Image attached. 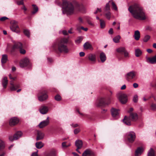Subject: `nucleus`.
<instances>
[{"label": "nucleus", "mask_w": 156, "mask_h": 156, "mask_svg": "<svg viewBox=\"0 0 156 156\" xmlns=\"http://www.w3.org/2000/svg\"><path fill=\"white\" fill-rule=\"evenodd\" d=\"M128 10L135 19L143 20L146 19L145 13L142 8L137 4L129 6Z\"/></svg>", "instance_id": "f257e3e1"}, {"label": "nucleus", "mask_w": 156, "mask_h": 156, "mask_svg": "<svg viewBox=\"0 0 156 156\" xmlns=\"http://www.w3.org/2000/svg\"><path fill=\"white\" fill-rule=\"evenodd\" d=\"M69 40L66 38H62L57 39L53 43L52 47L56 50L57 49L59 52L65 53H68L69 50L67 46Z\"/></svg>", "instance_id": "f03ea898"}, {"label": "nucleus", "mask_w": 156, "mask_h": 156, "mask_svg": "<svg viewBox=\"0 0 156 156\" xmlns=\"http://www.w3.org/2000/svg\"><path fill=\"white\" fill-rule=\"evenodd\" d=\"M62 7L64 10L63 12L66 13L68 15H71L74 12L75 9L77 10H80V5L76 1H73L71 2L66 0L62 1Z\"/></svg>", "instance_id": "7ed1b4c3"}, {"label": "nucleus", "mask_w": 156, "mask_h": 156, "mask_svg": "<svg viewBox=\"0 0 156 156\" xmlns=\"http://www.w3.org/2000/svg\"><path fill=\"white\" fill-rule=\"evenodd\" d=\"M129 116H125L122 120L123 122L125 124L129 126L131 125V121H136L138 119L137 114L133 112V108H129L127 110Z\"/></svg>", "instance_id": "20e7f679"}, {"label": "nucleus", "mask_w": 156, "mask_h": 156, "mask_svg": "<svg viewBox=\"0 0 156 156\" xmlns=\"http://www.w3.org/2000/svg\"><path fill=\"white\" fill-rule=\"evenodd\" d=\"M37 98L39 101H43L46 100L48 98L46 90H40L37 94Z\"/></svg>", "instance_id": "39448f33"}, {"label": "nucleus", "mask_w": 156, "mask_h": 156, "mask_svg": "<svg viewBox=\"0 0 156 156\" xmlns=\"http://www.w3.org/2000/svg\"><path fill=\"white\" fill-rule=\"evenodd\" d=\"M112 98L109 97L107 98V103H106V101L103 98H101L100 100H97L96 103V106L97 107H102L105 106L107 104V105L109 104L111 102Z\"/></svg>", "instance_id": "423d86ee"}, {"label": "nucleus", "mask_w": 156, "mask_h": 156, "mask_svg": "<svg viewBox=\"0 0 156 156\" xmlns=\"http://www.w3.org/2000/svg\"><path fill=\"white\" fill-rule=\"evenodd\" d=\"M117 96L121 104H126L128 101L127 95L124 93H119L117 94Z\"/></svg>", "instance_id": "0eeeda50"}, {"label": "nucleus", "mask_w": 156, "mask_h": 156, "mask_svg": "<svg viewBox=\"0 0 156 156\" xmlns=\"http://www.w3.org/2000/svg\"><path fill=\"white\" fill-rule=\"evenodd\" d=\"M20 66L21 68L28 66L29 68H30L31 66L29 60L27 58H25L20 61Z\"/></svg>", "instance_id": "6e6552de"}, {"label": "nucleus", "mask_w": 156, "mask_h": 156, "mask_svg": "<svg viewBox=\"0 0 156 156\" xmlns=\"http://www.w3.org/2000/svg\"><path fill=\"white\" fill-rule=\"evenodd\" d=\"M11 30L13 32L18 33L20 32L18 22L15 20H12L11 22Z\"/></svg>", "instance_id": "1a4fd4ad"}, {"label": "nucleus", "mask_w": 156, "mask_h": 156, "mask_svg": "<svg viewBox=\"0 0 156 156\" xmlns=\"http://www.w3.org/2000/svg\"><path fill=\"white\" fill-rule=\"evenodd\" d=\"M127 138L129 142L133 143L136 138L135 133L133 132H130L127 133Z\"/></svg>", "instance_id": "9d476101"}, {"label": "nucleus", "mask_w": 156, "mask_h": 156, "mask_svg": "<svg viewBox=\"0 0 156 156\" xmlns=\"http://www.w3.org/2000/svg\"><path fill=\"white\" fill-rule=\"evenodd\" d=\"M22 135V133L21 131H19L17 132L13 136H9V139L11 141H13L14 140H17L21 137Z\"/></svg>", "instance_id": "9b49d317"}, {"label": "nucleus", "mask_w": 156, "mask_h": 156, "mask_svg": "<svg viewBox=\"0 0 156 156\" xmlns=\"http://www.w3.org/2000/svg\"><path fill=\"white\" fill-rule=\"evenodd\" d=\"M120 111V110L117 108H112L111 109V112L112 116L114 118L118 117Z\"/></svg>", "instance_id": "f8f14e48"}, {"label": "nucleus", "mask_w": 156, "mask_h": 156, "mask_svg": "<svg viewBox=\"0 0 156 156\" xmlns=\"http://www.w3.org/2000/svg\"><path fill=\"white\" fill-rule=\"evenodd\" d=\"M49 118L48 117L47 119L41 122L38 125V126L41 128L45 127L48 125L49 123Z\"/></svg>", "instance_id": "ddd939ff"}, {"label": "nucleus", "mask_w": 156, "mask_h": 156, "mask_svg": "<svg viewBox=\"0 0 156 156\" xmlns=\"http://www.w3.org/2000/svg\"><path fill=\"white\" fill-rule=\"evenodd\" d=\"M136 76L135 72L133 71H131L127 73L126 78L127 80L133 79Z\"/></svg>", "instance_id": "4468645a"}, {"label": "nucleus", "mask_w": 156, "mask_h": 156, "mask_svg": "<svg viewBox=\"0 0 156 156\" xmlns=\"http://www.w3.org/2000/svg\"><path fill=\"white\" fill-rule=\"evenodd\" d=\"M44 136V134L41 131L37 130V140L38 141L43 139Z\"/></svg>", "instance_id": "2eb2a0df"}, {"label": "nucleus", "mask_w": 156, "mask_h": 156, "mask_svg": "<svg viewBox=\"0 0 156 156\" xmlns=\"http://www.w3.org/2000/svg\"><path fill=\"white\" fill-rule=\"evenodd\" d=\"M94 154L93 151L89 149L85 150L83 153L82 156H94Z\"/></svg>", "instance_id": "dca6fc26"}, {"label": "nucleus", "mask_w": 156, "mask_h": 156, "mask_svg": "<svg viewBox=\"0 0 156 156\" xmlns=\"http://www.w3.org/2000/svg\"><path fill=\"white\" fill-rule=\"evenodd\" d=\"M19 120L16 117L12 118L9 121V125L11 126H14L17 124L19 122Z\"/></svg>", "instance_id": "f3484780"}, {"label": "nucleus", "mask_w": 156, "mask_h": 156, "mask_svg": "<svg viewBox=\"0 0 156 156\" xmlns=\"http://www.w3.org/2000/svg\"><path fill=\"white\" fill-rule=\"evenodd\" d=\"M83 143L81 140H76L75 142V145L77 147L76 151L79 153L80 152L78 150L79 149H80L82 146Z\"/></svg>", "instance_id": "a211bd4d"}, {"label": "nucleus", "mask_w": 156, "mask_h": 156, "mask_svg": "<svg viewBox=\"0 0 156 156\" xmlns=\"http://www.w3.org/2000/svg\"><path fill=\"white\" fill-rule=\"evenodd\" d=\"M148 62L152 64L156 63V54L151 58H148L147 59Z\"/></svg>", "instance_id": "6ab92c4d"}, {"label": "nucleus", "mask_w": 156, "mask_h": 156, "mask_svg": "<svg viewBox=\"0 0 156 156\" xmlns=\"http://www.w3.org/2000/svg\"><path fill=\"white\" fill-rule=\"evenodd\" d=\"M142 152L143 148L142 147H138L135 151V156H139L141 155Z\"/></svg>", "instance_id": "aec40b11"}, {"label": "nucleus", "mask_w": 156, "mask_h": 156, "mask_svg": "<svg viewBox=\"0 0 156 156\" xmlns=\"http://www.w3.org/2000/svg\"><path fill=\"white\" fill-rule=\"evenodd\" d=\"M8 83V80L7 77H4L2 81V84L4 88H5L6 87Z\"/></svg>", "instance_id": "412c9836"}, {"label": "nucleus", "mask_w": 156, "mask_h": 156, "mask_svg": "<svg viewBox=\"0 0 156 156\" xmlns=\"http://www.w3.org/2000/svg\"><path fill=\"white\" fill-rule=\"evenodd\" d=\"M83 47L85 49L93 50V48L91 44L88 42H86L83 45Z\"/></svg>", "instance_id": "4be33fe9"}, {"label": "nucleus", "mask_w": 156, "mask_h": 156, "mask_svg": "<svg viewBox=\"0 0 156 156\" xmlns=\"http://www.w3.org/2000/svg\"><path fill=\"white\" fill-rule=\"evenodd\" d=\"M100 58L102 62H105L106 59V56L105 53L103 52H101L100 55Z\"/></svg>", "instance_id": "5701e85b"}, {"label": "nucleus", "mask_w": 156, "mask_h": 156, "mask_svg": "<svg viewBox=\"0 0 156 156\" xmlns=\"http://www.w3.org/2000/svg\"><path fill=\"white\" fill-rule=\"evenodd\" d=\"M134 37L135 39L136 40H138L140 37V34L139 31L137 30L135 31Z\"/></svg>", "instance_id": "b1692460"}, {"label": "nucleus", "mask_w": 156, "mask_h": 156, "mask_svg": "<svg viewBox=\"0 0 156 156\" xmlns=\"http://www.w3.org/2000/svg\"><path fill=\"white\" fill-rule=\"evenodd\" d=\"M88 58L89 59L92 61L94 62L96 61V55L94 54H90L88 55Z\"/></svg>", "instance_id": "393cba45"}, {"label": "nucleus", "mask_w": 156, "mask_h": 156, "mask_svg": "<svg viewBox=\"0 0 156 156\" xmlns=\"http://www.w3.org/2000/svg\"><path fill=\"white\" fill-rule=\"evenodd\" d=\"M21 48H23L22 44L20 42H18L15 44L13 46V49L16 48L20 49Z\"/></svg>", "instance_id": "a878e982"}, {"label": "nucleus", "mask_w": 156, "mask_h": 156, "mask_svg": "<svg viewBox=\"0 0 156 156\" xmlns=\"http://www.w3.org/2000/svg\"><path fill=\"white\" fill-rule=\"evenodd\" d=\"M39 111L42 114H46L48 111V108H40Z\"/></svg>", "instance_id": "bb28decb"}, {"label": "nucleus", "mask_w": 156, "mask_h": 156, "mask_svg": "<svg viewBox=\"0 0 156 156\" xmlns=\"http://www.w3.org/2000/svg\"><path fill=\"white\" fill-rule=\"evenodd\" d=\"M8 60L7 55H2V57L1 59V62L2 63L4 64Z\"/></svg>", "instance_id": "cd10ccee"}, {"label": "nucleus", "mask_w": 156, "mask_h": 156, "mask_svg": "<svg viewBox=\"0 0 156 156\" xmlns=\"http://www.w3.org/2000/svg\"><path fill=\"white\" fill-rule=\"evenodd\" d=\"M126 50L125 48L124 47H120L116 50V51L119 53H123Z\"/></svg>", "instance_id": "c85d7f7f"}, {"label": "nucleus", "mask_w": 156, "mask_h": 156, "mask_svg": "<svg viewBox=\"0 0 156 156\" xmlns=\"http://www.w3.org/2000/svg\"><path fill=\"white\" fill-rule=\"evenodd\" d=\"M35 145L36 147L38 149H41L44 146V144L41 142H36Z\"/></svg>", "instance_id": "c756f323"}, {"label": "nucleus", "mask_w": 156, "mask_h": 156, "mask_svg": "<svg viewBox=\"0 0 156 156\" xmlns=\"http://www.w3.org/2000/svg\"><path fill=\"white\" fill-rule=\"evenodd\" d=\"M148 156H156L154 151L152 148H151L148 152Z\"/></svg>", "instance_id": "7c9ffc66"}, {"label": "nucleus", "mask_w": 156, "mask_h": 156, "mask_svg": "<svg viewBox=\"0 0 156 156\" xmlns=\"http://www.w3.org/2000/svg\"><path fill=\"white\" fill-rule=\"evenodd\" d=\"M10 84L11 85L10 87V89L11 91H15L16 90V88L15 87V85L14 84V82L13 80H11L10 81Z\"/></svg>", "instance_id": "2f4dec72"}, {"label": "nucleus", "mask_w": 156, "mask_h": 156, "mask_svg": "<svg viewBox=\"0 0 156 156\" xmlns=\"http://www.w3.org/2000/svg\"><path fill=\"white\" fill-rule=\"evenodd\" d=\"M142 53V52L139 49H137L135 50V54L136 57H138L140 56Z\"/></svg>", "instance_id": "473e14b6"}, {"label": "nucleus", "mask_w": 156, "mask_h": 156, "mask_svg": "<svg viewBox=\"0 0 156 156\" xmlns=\"http://www.w3.org/2000/svg\"><path fill=\"white\" fill-rule=\"evenodd\" d=\"M45 156H55V152L54 150H52L46 154Z\"/></svg>", "instance_id": "72a5a7b5"}, {"label": "nucleus", "mask_w": 156, "mask_h": 156, "mask_svg": "<svg viewBox=\"0 0 156 156\" xmlns=\"http://www.w3.org/2000/svg\"><path fill=\"white\" fill-rule=\"evenodd\" d=\"M121 38V37L118 35L115 37L113 38V41L115 43H118L119 42V40Z\"/></svg>", "instance_id": "f704fd0d"}, {"label": "nucleus", "mask_w": 156, "mask_h": 156, "mask_svg": "<svg viewBox=\"0 0 156 156\" xmlns=\"http://www.w3.org/2000/svg\"><path fill=\"white\" fill-rule=\"evenodd\" d=\"M32 6H33V11L32 12V13L33 14H34L38 11V8L34 5H33Z\"/></svg>", "instance_id": "c9c22d12"}, {"label": "nucleus", "mask_w": 156, "mask_h": 156, "mask_svg": "<svg viewBox=\"0 0 156 156\" xmlns=\"http://www.w3.org/2000/svg\"><path fill=\"white\" fill-rule=\"evenodd\" d=\"M23 32L24 34L27 37H30V32L29 30L27 29H24L23 31Z\"/></svg>", "instance_id": "e433bc0d"}, {"label": "nucleus", "mask_w": 156, "mask_h": 156, "mask_svg": "<svg viewBox=\"0 0 156 156\" xmlns=\"http://www.w3.org/2000/svg\"><path fill=\"white\" fill-rule=\"evenodd\" d=\"M101 27L104 28L105 27V23L104 21L102 19L100 20Z\"/></svg>", "instance_id": "4c0bfd02"}, {"label": "nucleus", "mask_w": 156, "mask_h": 156, "mask_svg": "<svg viewBox=\"0 0 156 156\" xmlns=\"http://www.w3.org/2000/svg\"><path fill=\"white\" fill-rule=\"evenodd\" d=\"M83 37H79L77 38L75 40V42L77 44H79L83 40Z\"/></svg>", "instance_id": "58836bf2"}, {"label": "nucleus", "mask_w": 156, "mask_h": 156, "mask_svg": "<svg viewBox=\"0 0 156 156\" xmlns=\"http://www.w3.org/2000/svg\"><path fill=\"white\" fill-rule=\"evenodd\" d=\"M138 100V97L137 94L135 95L133 98V100L134 102L136 103Z\"/></svg>", "instance_id": "ea45409f"}, {"label": "nucleus", "mask_w": 156, "mask_h": 156, "mask_svg": "<svg viewBox=\"0 0 156 156\" xmlns=\"http://www.w3.org/2000/svg\"><path fill=\"white\" fill-rule=\"evenodd\" d=\"M150 36L149 35H146L144 38V42H147L148 41V40L150 39Z\"/></svg>", "instance_id": "a19ab883"}, {"label": "nucleus", "mask_w": 156, "mask_h": 156, "mask_svg": "<svg viewBox=\"0 0 156 156\" xmlns=\"http://www.w3.org/2000/svg\"><path fill=\"white\" fill-rule=\"evenodd\" d=\"M106 18L108 20H110L111 17V13L109 11L108 12L105 14Z\"/></svg>", "instance_id": "79ce46f5"}, {"label": "nucleus", "mask_w": 156, "mask_h": 156, "mask_svg": "<svg viewBox=\"0 0 156 156\" xmlns=\"http://www.w3.org/2000/svg\"><path fill=\"white\" fill-rule=\"evenodd\" d=\"M110 1H109V2H110ZM109 2L107 3L106 4L105 7V11H108L110 10V5H109Z\"/></svg>", "instance_id": "37998d69"}, {"label": "nucleus", "mask_w": 156, "mask_h": 156, "mask_svg": "<svg viewBox=\"0 0 156 156\" xmlns=\"http://www.w3.org/2000/svg\"><path fill=\"white\" fill-rule=\"evenodd\" d=\"M112 6L113 8L115 10H117V7L115 4V3L113 2L112 1Z\"/></svg>", "instance_id": "c03bdc74"}, {"label": "nucleus", "mask_w": 156, "mask_h": 156, "mask_svg": "<svg viewBox=\"0 0 156 156\" xmlns=\"http://www.w3.org/2000/svg\"><path fill=\"white\" fill-rule=\"evenodd\" d=\"M55 100L57 101H59L61 99V97L58 95H57L55 96Z\"/></svg>", "instance_id": "a18cd8bd"}, {"label": "nucleus", "mask_w": 156, "mask_h": 156, "mask_svg": "<svg viewBox=\"0 0 156 156\" xmlns=\"http://www.w3.org/2000/svg\"><path fill=\"white\" fill-rule=\"evenodd\" d=\"M23 48H21L20 49H19V51L20 53L22 54H24L26 53V51L24 49H23Z\"/></svg>", "instance_id": "49530a36"}, {"label": "nucleus", "mask_w": 156, "mask_h": 156, "mask_svg": "<svg viewBox=\"0 0 156 156\" xmlns=\"http://www.w3.org/2000/svg\"><path fill=\"white\" fill-rule=\"evenodd\" d=\"M80 131L79 128H76L74 130V133L75 134H77L80 132Z\"/></svg>", "instance_id": "de8ad7c7"}, {"label": "nucleus", "mask_w": 156, "mask_h": 156, "mask_svg": "<svg viewBox=\"0 0 156 156\" xmlns=\"http://www.w3.org/2000/svg\"><path fill=\"white\" fill-rule=\"evenodd\" d=\"M124 54V56L125 57V58H128L129 57V54L128 51L126 50L124 51L123 53Z\"/></svg>", "instance_id": "09e8293b"}, {"label": "nucleus", "mask_w": 156, "mask_h": 156, "mask_svg": "<svg viewBox=\"0 0 156 156\" xmlns=\"http://www.w3.org/2000/svg\"><path fill=\"white\" fill-rule=\"evenodd\" d=\"M70 146V144L66 145V142H63L62 144V146L63 147L66 148Z\"/></svg>", "instance_id": "8fccbe9b"}, {"label": "nucleus", "mask_w": 156, "mask_h": 156, "mask_svg": "<svg viewBox=\"0 0 156 156\" xmlns=\"http://www.w3.org/2000/svg\"><path fill=\"white\" fill-rule=\"evenodd\" d=\"M8 18L5 16H3L0 18V20L2 21H4L8 19Z\"/></svg>", "instance_id": "3c124183"}, {"label": "nucleus", "mask_w": 156, "mask_h": 156, "mask_svg": "<svg viewBox=\"0 0 156 156\" xmlns=\"http://www.w3.org/2000/svg\"><path fill=\"white\" fill-rule=\"evenodd\" d=\"M107 111V109L105 108H102L101 112L102 114L105 113Z\"/></svg>", "instance_id": "603ef678"}, {"label": "nucleus", "mask_w": 156, "mask_h": 156, "mask_svg": "<svg viewBox=\"0 0 156 156\" xmlns=\"http://www.w3.org/2000/svg\"><path fill=\"white\" fill-rule=\"evenodd\" d=\"M70 125L73 128L77 127L79 126L77 124H72Z\"/></svg>", "instance_id": "864d4df0"}, {"label": "nucleus", "mask_w": 156, "mask_h": 156, "mask_svg": "<svg viewBox=\"0 0 156 156\" xmlns=\"http://www.w3.org/2000/svg\"><path fill=\"white\" fill-rule=\"evenodd\" d=\"M23 3V0H21L20 1H18L17 2V4L18 5H22Z\"/></svg>", "instance_id": "5fc2aeb1"}, {"label": "nucleus", "mask_w": 156, "mask_h": 156, "mask_svg": "<svg viewBox=\"0 0 156 156\" xmlns=\"http://www.w3.org/2000/svg\"><path fill=\"white\" fill-rule=\"evenodd\" d=\"M55 3L56 4H57L58 5H61V2L58 1V0H55Z\"/></svg>", "instance_id": "6e6d98bb"}, {"label": "nucleus", "mask_w": 156, "mask_h": 156, "mask_svg": "<svg viewBox=\"0 0 156 156\" xmlns=\"http://www.w3.org/2000/svg\"><path fill=\"white\" fill-rule=\"evenodd\" d=\"M113 30L112 28H111L108 31V33L109 34H113Z\"/></svg>", "instance_id": "4d7b16f0"}, {"label": "nucleus", "mask_w": 156, "mask_h": 156, "mask_svg": "<svg viewBox=\"0 0 156 156\" xmlns=\"http://www.w3.org/2000/svg\"><path fill=\"white\" fill-rule=\"evenodd\" d=\"M101 9H99V8H98L97 9V10L95 12H94V13L95 14H97L98 12H101Z\"/></svg>", "instance_id": "13d9d810"}, {"label": "nucleus", "mask_w": 156, "mask_h": 156, "mask_svg": "<svg viewBox=\"0 0 156 156\" xmlns=\"http://www.w3.org/2000/svg\"><path fill=\"white\" fill-rule=\"evenodd\" d=\"M62 33L64 35H67L68 34V33H67V31L66 30H63L62 31Z\"/></svg>", "instance_id": "bf43d9fd"}, {"label": "nucleus", "mask_w": 156, "mask_h": 156, "mask_svg": "<svg viewBox=\"0 0 156 156\" xmlns=\"http://www.w3.org/2000/svg\"><path fill=\"white\" fill-rule=\"evenodd\" d=\"M133 86L134 88H136L138 87V85L137 83H134L133 84Z\"/></svg>", "instance_id": "052dcab7"}, {"label": "nucleus", "mask_w": 156, "mask_h": 156, "mask_svg": "<svg viewBox=\"0 0 156 156\" xmlns=\"http://www.w3.org/2000/svg\"><path fill=\"white\" fill-rule=\"evenodd\" d=\"M80 55V57H83L85 55V53L83 52H81L79 53Z\"/></svg>", "instance_id": "680f3d73"}, {"label": "nucleus", "mask_w": 156, "mask_h": 156, "mask_svg": "<svg viewBox=\"0 0 156 156\" xmlns=\"http://www.w3.org/2000/svg\"><path fill=\"white\" fill-rule=\"evenodd\" d=\"M146 29L147 30H151L152 28L150 26H147L146 28Z\"/></svg>", "instance_id": "e2e57ef3"}, {"label": "nucleus", "mask_w": 156, "mask_h": 156, "mask_svg": "<svg viewBox=\"0 0 156 156\" xmlns=\"http://www.w3.org/2000/svg\"><path fill=\"white\" fill-rule=\"evenodd\" d=\"M80 29L84 30V31H86L88 29L87 28H84L83 27H80Z\"/></svg>", "instance_id": "0e129e2a"}, {"label": "nucleus", "mask_w": 156, "mask_h": 156, "mask_svg": "<svg viewBox=\"0 0 156 156\" xmlns=\"http://www.w3.org/2000/svg\"><path fill=\"white\" fill-rule=\"evenodd\" d=\"M126 85H124L121 87V90L125 89L126 88Z\"/></svg>", "instance_id": "69168bd1"}, {"label": "nucleus", "mask_w": 156, "mask_h": 156, "mask_svg": "<svg viewBox=\"0 0 156 156\" xmlns=\"http://www.w3.org/2000/svg\"><path fill=\"white\" fill-rule=\"evenodd\" d=\"M76 111L78 112L79 114H80V115H83V114L82 113H81V112H80V111H79V109L77 108L76 109Z\"/></svg>", "instance_id": "338daca9"}, {"label": "nucleus", "mask_w": 156, "mask_h": 156, "mask_svg": "<svg viewBox=\"0 0 156 156\" xmlns=\"http://www.w3.org/2000/svg\"><path fill=\"white\" fill-rule=\"evenodd\" d=\"M147 51L149 53H151L152 52V50L150 49H147Z\"/></svg>", "instance_id": "774afa93"}]
</instances>
